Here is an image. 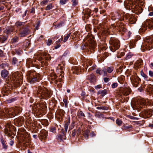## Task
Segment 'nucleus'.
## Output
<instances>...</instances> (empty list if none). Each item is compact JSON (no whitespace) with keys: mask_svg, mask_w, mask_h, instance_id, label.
<instances>
[{"mask_svg":"<svg viewBox=\"0 0 153 153\" xmlns=\"http://www.w3.org/2000/svg\"><path fill=\"white\" fill-rule=\"evenodd\" d=\"M149 74L151 76H153V72L151 71H149Z\"/></svg>","mask_w":153,"mask_h":153,"instance_id":"56","label":"nucleus"},{"mask_svg":"<svg viewBox=\"0 0 153 153\" xmlns=\"http://www.w3.org/2000/svg\"><path fill=\"white\" fill-rule=\"evenodd\" d=\"M107 93V91L105 90H100L99 91L97 94L98 95H101V96L102 97H104L105 95Z\"/></svg>","mask_w":153,"mask_h":153,"instance_id":"17","label":"nucleus"},{"mask_svg":"<svg viewBox=\"0 0 153 153\" xmlns=\"http://www.w3.org/2000/svg\"><path fill=\"white\" fill-rule=\"evenodd\" d=\"M117 27L119 28V31L123 34L130 33V31H127L124 27V25L122 23H120V24L118 23Z\"/></svg>","mask_w":153,"mask_h":153,"instance_id":"7","label":"nucleus"},{"mask_svg":"<svg viewBox=\"0 0 153 153\" xmlns=\"http://www.w3.org/2000/svg\"><path fill=\"white\" fill-rule=\"evenodd\" d=\"M62 135L61 134H59L58 136V139L60 140H62Z\"/></svg>","mask_w":153,"mask_h":153,"instance_id":"55","label":"nucleus"},{"mask_svg":"<svg viewBox=\"0 0 153 153\" xmlns=\"http://www.w3.org/2000/svg\"><path fill=\"white\" fill-rule=\"evenodd\" d=\"M95 134L93 131L91 132L90 134V136H91V137H93L95 136Z\"/></svg>","mask_w":153,"mask_h":153,"instance_id":"59","label":"nucleus"},{"mask_svg":"<svg viewBox=\"0 0 153 153\" xmlns=\"http://www.w3.org/2000/svg\"><path fill=\"white\" fill-rule=\"evenodd\" d=\"M123 127L125 130H128L130 128H133V126L131 125H129L127 124H124L123 126Z\"/></svg>","mask_w":153,"mask_h":153,"instance_id":"22","label":"nucleus"},{"mask_svg":"<svg viewBox=\"0 0 153 153\" xmlns=\"http://www.w3.org/2000/svg\"><path fill=\"white\" fill-rule=\"evenodd\" d=\"M37 96L39 97L47 99L51 96L50 92L43 87L39 86L38 87L37 92Z\"/></svg>","mask_w":153,"mask_h":153,"instance_id":"1","label":"nucleus"},{"mask_svg":"<svg viewBox=\"0 0 153 153\" xmlns=\"http://www.w3.org/2000/svg\"><path fill=\"white\" fill-rule=\"evenodd\" d=\"M104 80L105 82H107L109 80V79L108 78L105 77L104 78Z\"/></svg>","mask_w":153,"mask_h":153,"instance_id":"53","label":"nucleus"},{"mask_svg":"<svg viewBox=\"0 0 153 153\" xmlns=\"http://www.w3.org/2000/svg\"><path fill=\"white\" fill-rule=\"evenodd\" d=\"M96 73L100 75L105 76L107 75L106 69L103 68L102 69H98L96 70Z\"/></svg>","mask_w":153,"mask_h":153,"instance_id":"11","label":"nucleus"},{"mask_svg":"<svg viewBox=\"0 0 153 153\" xmlns=\"http://www.w3.org/2000/svg\"><path fill=\"white\" fill-rule=\"evenodd\" d=\"M48 54H47L46 53H44L43 54V55L44 56H45V57H47L48 56Z\"/></svg>","mask_w":153,"mask_h":153,"instance_id":"63","label":"nucleus"},{"mask_svg":"<svg viewBox=\"0 0 153 153\" xmlns=\"http://www.w3.org/2000/svg\"><path fill=\"white\" fill-rule=\"evenodd\" d=\"M76 130L75 129L73 130L72 131V136L73 137H74L75 136V135L76 134Z\"/></svg>","mask_w":153,"mask_h":153,"instance_id":"44","label":"nucleus"},{"mask_svg":"<svg viewBox=\"0 0 153 153\" xmlns=\"http://www.w3.org/2000/svg\"><path fill=\"white\" fill-rule=\"evenodd\" d=\"M149 15L150 16H153V12H150L149 14Z\"/></svg>","mask_w":153,"mask_h":153,"instance_id":"64","label":"nucleus"},{"mask_svg":"<svg viewBox=\"0 0 153 153\" xmlns=\"http://www.w3.org/2000/svg\"><path fill=\"white\" fill-rule=\"evenodd\" d=\"M69 123L68 122H67L66 123L65 125H64V128H65V131H63V130L62 129V133H63V134H64V135H65L67 131L68 130V126H69Z\"/></svg>","mask_w":153,"mask_h":153,"instance_id":"16","label":"nucleus"},{"mask_svg":"<svg viewBox=\"0 0 153 153\" xmlns=\"http://www.w3.org/2000/svg\"><path fill=\"white\" fill-rule=\"evenodd\" d=\"M13 127L10 126L9 124H7L6 126V128L4 129L5 133L8 136H10L12 134V129Z\"/></svg>","mask_w":153,"mask_h":153,"instance_id":"10","label":"nucleus"},{"mask_svg":"<svg viewBox=\"0 0 153 153\" xmlns=\"http://www.w3.org/2000/svg\"><path fill=\"white\" fill-rule=\"evenodd\" d=\"M148 101V100H146L143 98L136 99L133 104V108L135 109H137L139 110L140 108H142L143 105H146Z\"/></svg>","mask_w":153,"mask_h":153,"instance_id":"3","label":"nucleus"},{"mask_svg":"<svg viewBox=\"0 0 153 153\" xmlns=\"http://www.w3.org/2000/svg\"><path fill=\"white\" fill-rule=\"evenodd\" d=\"M97 109H102L103 110H106L108 109V108L106 106L98 107L97 108Z\"/></svg>","mask_w":153,"mask_h":153,"instance_id":"34","label":"nucleus"},{"mask_svg":"<svg viewBox=\"0 0 153 153\" xmlns=\"http://www.w3.org/2000/svg\"><path fill=\"white\" fill-rule=\"evenodd\" d=\"M5 113L4 114L9 116L10 117H14L15 116V114L14 112V109L13 108H5Z\"/></svg>","mask_w":153,"mask_h":153,"instance_id":"8","label":"nucleus"},{"mask_svg":"<svg viewBox=\"0 0 153 153\" xmlns=\"http://www.w3.org/2000/svg\"><path fill=\"white\" fill-rule=\"evenodd\" d=\"M53 7L54 6L52 4H50L46 6L45 10H49L53 8Z\"/></svg>","mask_w":153,"mask_h":153,"instance_id":"27","label":"nucleus"},{"mask_svg":"<svg viewBox=\"0 0 153 153\" xmlns=\"http://www.w3.org/2000/svg\"><path fill=\"white\" fill-rule=\"evenodd\" d=\"M50 131L55 133L56 132V128L54 127H52L50 128Z\"/></svg>","mask_w":153,"mask_h":153,"instance_id":"42","label":"nucleus"},{"mask_svg":"<svg viewBox=\"0 0 153 153\" xmlns=\"http://www.w3.org/2000/svg\"><path fill=\"white\" fill-rule=\"evenodd\" d=\"M17 59L16 58H13V59L12 61V63L14 65H18V64H17Z\"/></svg>","mask_w":153,"mask_h":153,"instance_id":"39","label":"nucleus"},{"mask_svg":"<svg viewBox=\"0 0 153 153\" xmlns=\"http://www.w3.org/2000/svg\"><path fill=\"white\" fill-rule=\"evenodd\" d=\"M3 146V148L6 149L7 148V146L5 144V143L2 144Z\"/></svg>","mask_w":153,"mask_h":153,"instance_id":"52","label":"nucleus"},{"mask_svg":"<svg viewBox=\"0 0 153 153\" xmlns=\"http://www.w3.org/2000/svg\"><path fill=\"white\" fill-rule=\"evenodd\" d=\"M118 86V84L117 83H114L111 85V87L114 88H116Z\"/></svg>","mask_w":153,"mask_h":153,"instance_id":"43","label":"nucleus"},{"mask_svg":"<svg viewBox=\"0 0 153 153\" xmlns=\"http://www.w3.org/2000/svg\"><path fill=\"white\" fill-rule=\"evenodd\" d=\"M102 88V85H99L95 86V88L96 89H100Z\"/></svg>","mask_w":153,"mask_h":153,"instance_id":"49","label":"nucleus"},{"mask_svg":"<svg viewBox=\"0 0 153 153\" xmlns=\"http://www.w3.org/2000/svg\"><path fill=\"white\" fill-rule=\"evenodd\" d=\"M142 60L140 59H139L135 62L134 65V67L135 68H139L142 65Z\"/></svg>","mask_w":153,"mask_h":153,"instance_id":"14","label":"nucleus"},{"mask_svg":"<svg viewBox=\"0 0 153 153\" xmlns=\"http://www.w3.org/2000/svg\"><path fill=\"white\" fill-rule=\"evenodd\" d=\"M8 71L6 70H2L1 73V75L2 77L5 78L6 77L8 74Z\"/></svg>","mask_w":153,"mask_h":153,"instance_id":"18","label":"nucleus"},{"mask_svg":"<svg viewBox=\"0 0 153 153\" xmlns=\"http://www.w3.org/2000/svg\"><path fill=\"white\" fill-rule=\"evenodd\" d=\"M78 115L79 116L83 117H85V114L83 113V112L81 111H80L78 113Z\"/></svg>","mask_w":153,"mask_h":153,"instance_id":"40","label":"nucleus"},{"mask_svg":"<svg viewBox=\"0 0 153 153\" xmlns=\"http://www.w3.org/2000/svg\"><path fill=\"white\" fill-rule=\"evenodd\" d=\"M106 70L107 71V72L108 73H111L113 71L114 68L112 66L108 67Z\"/></svg>","mask_w":153,"mask_h":153,"instance_id":"26","label":"nucleus"},{"mask_svg":"<svg viewBox=\"0 0 153 153\" xmlns=\"http://www.w3.org/2000/svg\"><path fill=\"white\" fill-rule=\"evenodd\" d=\"M35 73L31 74L28 78H29L30 82L31 83H33L34 82L37 81L39 79H41V77L40 75L38 74H34Z\"/></svg>","mask_w":153,"mask_h":153,"instance_id":"6","label":"nucleus"},{"mask_svg":"<svg viewBox=\"0 0 153 153\" xmlns=\"http://www.w3.org/2000/svg\"><path fill=\"white\" fill-rule=\"evenodd\" d=\"M16 100V98H12L11 99L9 100L8 101V102L9 103H11L12 102H13L15 101Z\"/></svg>","mask_w":153,"mask_h":153,"instance_id":"47","label":"nucleus"},{"mask_svg":"<svg viewBox=\"0 0 153 153\" xmlns=\"http://www.w3.org/2000/svg\"><path fill=\"white\" fill-rule=\"evenodd\" d=\"M146 24L148 25V27L149 28L153 27V20H148L146 22Z\"/></svg>","mask_w":153,"mask_h":153,"instance_id":"19","label":"nucleus"},{"mask_svg":"<svg viewBox=\"0 0 153 153\" xmlns=\"http://www.w3.org/2000/svg\"><path fill=\"white\" fill-rule=\"evenodd\" d=\"M49 1V0H43L41 2L40 4L42 6H44L48 3Z\"/></svg>","mask_w":153,"mask_h":153,"instance_id":"31","label":"nucleus"},{"mask_svg":"<svg viewBox=\"0 0 153 153\" xmlns=\"http://www.w3.org/2000/svg\"><path fill=\"white\" fill-rule=\"evenodd\" d=\"M29 33L28 29L27 28L20 29L18 35L21 37H24L26 36Z\"/></svg>","mask_w":153,"mask_h":153,"instance_id":"9","label":"nucleus"},{"mask_svg":"<svg viewBox=\"0 0 153 153\" xmlns=\"http://www.w3.org/2000/svg\"><path fill=\"white\" fill-rule=\"evenodd\" d=\"M94 39V37L89 35H88L87 36L86 39V42L85 46H88L91 48H94L95 45Z\"/></svg>","mask_w":153,"mask_h":153,"instance_id":"4","label":"nucleus"},{"mask_svg":"<svg viewBox=\"0 0 153 153\" xmlns=\"http://www.w3.org/2000/svg\"><path fill=\"white\" fill-rule=\"evenodd\" d=\"M13 108L14 109V112L15 114V115L20 112L22 110L21 108L17 107Z\"/></svg>","mask_w":153,"mask_h":153,"instance_id":"23","label":"nucleus"},{"mask_svg":"<svg viewBox=\"0 0 153 153\" xmlns=\"http://www.w3.org/2000/svg\"><path fill=\"white\" fill-rule=\"evenodd\" d=\"M25 23L24 22H17L15 24V26L19 28V27H22L24 26Z\"/></svg>","mask_w":153,"mask_h":153,"instance_id":"20","label":"nucleus"},{"mask_svg":"<svg viewBox=\"0 0 153 153\" xmlns=\"http://www.w3.org/2000/svg\"><path fill=\"white\" fill-rule=\"evenodd\" d=\"M110 42L111 43V49L112 51L114 52L119 48L120 44L118 40L113 39H111Z\"/></svg>","mask_w":153,"mask_h":153,"instance_id":"5","label":"nucleus"},{"mask_svg":"<svg viewBox=\"0 0 153 153\" xmlns=\"http://www.w3.org/2000/svg\"><path fill=\"white\" fill-rule=\"evenodd\" d=\"M152 109H149L145 110L144 111L145 114L148 117H150L152 113Z\"/></svg>","mask_w":153,"mask_h":153,"instance_id":"21","label":"nucleus"},{"mask_svg":"<svg viewBox=\"0 0 153 153\" xmlns=\"http://www.w3.org/2000/svg\"><path fill=\"white\" fill-rule=\"evenodd\" d=\"M63 102L65 103V107H67L68 106V102L67 100L66 99H63Z\"/></svg>","mask_w":153,"mask_h":153,"instance_id":"48","label":"nucleus"},{"mask_svg":"<svg viewBox=\"0 0 153 153\" xmlns=\"http://www.w3.org/2000/svg\"><path fill=\"white\" fill-rule=\"evenodd\" d=\"M128 117L131 119L136 120H138V118L136 117H134L131 116H128Z\"/></svg>","mask_w":153,"mask_h":153,"instance_id":"45","label":"nucleus"},{"mask_svg":"<svg viewBox=\"0 0 153 153\" xmlns=\"http://www.w3.org/2000/svg\"><path fill=\"white\" fill-rule=\"evenodd\" d=\"M72 2V4L73 6H75L77 5L78 3V0H71Z\"/></svg>","mask_w":153,"mask_h":153,"instance_id":"37","label":"nucleus"},{"mask_svg":"<svg viewBox=\"0 0 153 153\" xmlns=\"http://www.w3.org/2000/svg\"><path fill=\"white\" fill-rule=\"evenodd\" d=\"M92 64V62L91 60L88 59L86 62V65L88 66L89 65L91 66Z\"/></svg>","mask_w":153,"mask_h":153,"instance_id":"33","label":"nucleus"},{"mask_svg":"<svg viewBox=\"0 0 153 153\" xmlns=\"http://www.w3.org/2000/svg\"><path fill=\"white\" fill-rule=\"evenodd\" d=\"M45 59L47 60H50L51 59V57L49 54L48 55V56L45 57Z\"/></svg>","mask_w":153,"mask_h":153,"instance_id":"51","label":"nucleus"},{"mask_svg":"<svg viewBox=\"0 0 153 153\" xmlns=\"http://www.w3.org/2000/svg\"><path fill=\"white\" fill-rule=\"evenodd\" d=\"M7 31L6 32L7 34L10 33V32H12V30L11 28H9L7 30Z\"/></svg>","mask_w":153,"mask_h":153,"instance_id":"54","label":"nucleus"},{"mask_svg":"<svg viewBox=\"0 0 153 153\" xmlns=\"http://www.w3.org/2000/svg\"><path fill=\"white\" fill-rule=\"evenodd\" d=\"M132 56V55L130 54H128L127 56L126 57V59H128L130 58Z\"/></svg>","mask_w":153,"mask_h":153,"instance_id":"50","label":"nucleus"},{"mask_svg":"<svg viewBox=\"0 0 153 153\" xmlns=\"http://www.w3.org/2000/svg\"><path fill=\"white\" fill-rule=\"evenodd\" d=\"M0 139L2 144L5 143V141H4L3 137L1 138Z\"/></svg>","mask_w":153,"mask_h":153,"instance_id":"58","label":"nucleus"},{"mask_svg":"<svg viewBox=\"0 0 153 153\" xmlns=\"http://www.w3.org/2000/svg\"><path fill=\"white\" fill-rule=\"evenodd\" d=\"M16 78L17 79H19V80H18V81L19 82H22V79H21V78H20V79H19V77L18 76V77H16Z\"/></svg>","mask_w":153,"mask_h":153,"instance_id":"62","label":"nucleus"},{"mask_svg":"<svg viewBox=\"0 0 153 153\" xmlns=\"http://www.w3.org/2000/svg\"><path fill=\"white\" fill-rule=\"evenodd\" d=\"M41 136L42 137V138L45 139H46L47 137V133H45L44 135L41 134Z\"/></svg>","mask_w":153,"mask_h":153,"instance_id":"46","label":"nucleus"},{"mask_svg":"<svg viewBox=\"0 0 153 153\" xmlns=\"http://www.w3.org/2000/svg\"><path fill=\"white\" fill-rule=\"evenodd\" d=\"M31 142L30 138L28 137L25 139L23 141V144L25 146H27L30 144Z\"/></svg>","mask_w":153,"mask_h":153,"instance_id":"13","label":"nucleus"},{"mask_svg":"<svg viewBox=\"0 0 153 153\" xmlns=\"http://www.w3.org/2000/svg\"><path fill=\"white\" fill-rule=\"evenodd\" d=\"M73 70H74V71H73L74 74H78L80 71V67L79 66L75 67L73 68Z\"/></svg>","mask_w":153,"mask_h":153,"instance_id":"15","label":"nucleus"},{"mask_svg":"<svg viewBox=\"0 0 153 153\" xmlns=\"http://www.w3.org/2000/svg\"><path fill=\"white\" fill-rule=\"evenodd\" d=\"M71 35V33H69L66 36H65L63 40V42H65L67 41L68 39L70 37Z\"/></svg>","mask_w":153,"mask_h":153,"instance_id":"32","label":"nucleus"},{"mask_svg":"<svg viewBox=\"0 0 153 153\" xmlns=\"http://www.w3.org/2000/svg\"><path fill=\"white\" fill-rule=\"evenodd\" d=\"M127 4H128V6L130 7H132L133 6L134 4V2L133 1H131V0H127L126 2Z\"/></svg>","mask_w":153,"mask_h":153,"instance_id":"28","label":"nucleus"},{"mask_svg":"<svg viewBox=\"0 0 153 153\" xmlns=\"http://www.w3.org/2000/svg\"><path fill=\"white\" fill-rule=\"evenodd\" d=\"M116 123L117 125L120 126L122 125L123 123L122 121L119 119H117L116 121Z\"/></svg>","mask_w":153,"mask_h":153,"instance_id":"29","label":"nucleus"},{"mask_svg":"<svg viewBox=\"0 0 153 153\" xmlns=\"http://www.w3.org/2000/svg\"><path fill=\"white\" fill-rule=\"evenodd\" d=\"M52 40L51 39H49L46 42L47 45L48 46L50 45L51 44H52Z\"/></svg>","mask_w":153,"mask_h":153,"instance_id":"38","label":"nucleus"},{"mask_svg":"<svg viewBox=\"0 0 153 153\" xmlns=\"http://www.w3.org/2000/svg\"><path fill=\"white\" fill-rule=\"evenodd\" d=\"M0 139L2 144L5 143V141H4L3 137L1 138Z\"/></svg>","mask_w":153,"mask_h":153,"instance_id":"57","label":"nucleus"},{"mask_svg":"<svg viewBox=\"0 0 153 153\" xmlns=\"http://www.w3.org/2000/svg\"><path fill=\"white\" fill-rule=\"evenodd\" d=\"M89 131L88 130H86L83 134L84 137L86 139H88V134L89 133Z\"/></svg>","mask_w":153,"mask_h":153,"instance_id":"30","label":"nucleus"},{"mask_svg":"<svg viewBox=\"0 0 153 153\" xmlns=\"http://www.w3.org/2000/svg\"><path fill=\"white\" fill-rule=\"evenodd\" d=\"M130 91V89L129 88H125L121 89V92L124 95L127 96L128 95Z\"/></svg>","mask_w":153,"mask_h":153,"instance_id":"12","label":"nucleus"},{"mask_svg":"<svg viewBox=\"0 0 153 153\" xmlns=\"http://www.w3.org/2000/svg\"><path fill=\"white\" fill-rule=\"evenodd\" d=\"M62 40H63V37H62V36L61 38H60L59 39H58V41H56V42L58 43L59 42L61 41H62Z\"/></svg>","mask_w":153,"mask_h":153,"instance_id":"61","label":"nucleus"},{"mask_svg":"<svg viewBox=\"0 0 153 153\" xmlns=\"http://www.w3.org/2000/svg\"><path fill=\"white\" fill-rule=\"evenodd\" d=\"M14 143V142L13 140H10V141L9 144L11 146H12L13 145Z\"/></svg>","mask_w":153,"mask_h":153,"instance_id":"60","label":"nucleus"},{"mask_svg":"<svg viewBox=\"0 0 153 153\" xmlns=\"http://www.w3.org/2000/svg\"><path fill=\"white\" fill-rule=\"evenodd\" d=\"M7 39V37L4 36H1L0 37V42L1 43H3Z\"/></svg>","mask_w":153,"mask_h":153,"instance_id":"25","label":"nucleus"},{"mask_svg":"<svg viewBox=\"0 0 153 153\" xmlns=\"http://www.w3.org/2000/svg\"><path fill=\"white\" fill-rule=\"evenodd\" d=\"M51 79L52 80H54L56 79L57 77V76L56 74L54 73L51 74Z\"/></svg>","mask_w":153,"mask_h":153,"instance_id":"35","label":"nucleus"},{"mask_svg":"<svg viewBox=\"0 0 153 153\" xmlns=\"http://www.w3.org/2000/svg\"><path fill=\"white\" fill-rule=\"evenodd\" d=\"M141 75L144 78V79L146 81H149V79L148 78V76L146 74H145L143 71L140 72Z\"/></svg>","mask_w":153,"mask_h":153,"instance_id":"24","label":"nucleus"},{"mask_svg":"<svg viewBox=\"0 0 153 153\" xmlns=\"http://www.w3.org/2000/svg\"><path fill=\"white\" fill-rule=\"evenodd\" d=\"M18 37L16 36L12 39V42L13 43L16 42H17L18 40Z\"/></svg>","mask_w":153,"mask_h":153,"instance_id":"36","label":"nucleus"},{"mask_svg":"<svg viewBox=\"0 0 153 153\" xmlns=\"http://www.w3.org/2000/svg\"><path fill=\"white\" fill-rule=\"evenodd\" d=\"M153 36L151 37H147L144 40V42L141 46L142 51H144L146 50H150L153 48Z\"/></svg>","mask_w":153,"mask_h":153,"instance_id":"2","label":"nucleus"},{"mask_svg":"<svg viewBox=\"0 0 153 153\" xmlns=\"http://www.w3.org/2000/svg\"><path fill=\"white\" fill-rule=\"evenodd\" d=\"M68 0H60V4L63 5L65 4Z\"/></svg>","mask_w":153,"mask_h":153,"instance_id":"41","label":"nucleus"}]
</instances>
